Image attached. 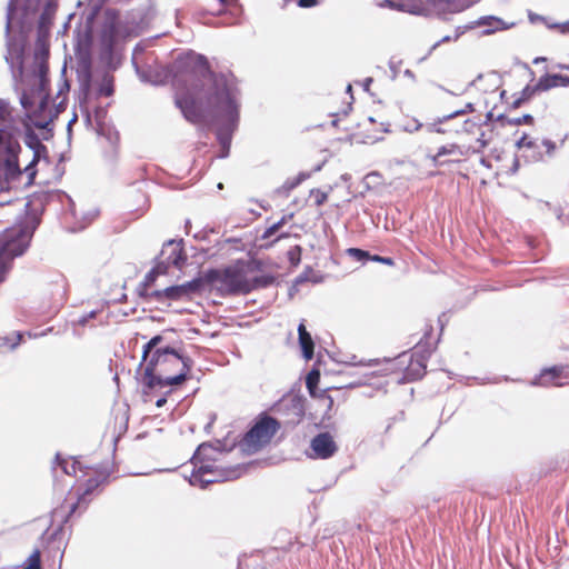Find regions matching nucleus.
<instances>
[{
  "label": "nucleus",
  "instance_id": "nucleus-53",
  "mask_svg": "<svg viewBox=\"0 0 569 569\" xmlns=\"http://www.w3.org/2000/svg\"><path fill=\"white\" fill-rule=\"evenodd\" d=\"M284 237H287V234H284V233H283V234H280V236L278 237V239H281V238H284Z\"/></svg>",
  "mask_w": 569,
  "mask_h": 569
},
{
  "label": "nucleus",
  "instance_id": "nucleus-32",
  "mask_svg": "<svg viewBox=\"0 0 569 569\" xmlns=\"http://www.w3.org/2000/svg\"><path fill=\"white\" fill-rule=\"evenodd\" d=\"M477 147H473V152H480L483 148L487 147L488 141L485 139V133L482 132L480 137L477 139Z\"/></svg>",
  "mask_w": 569,
  "mask_h": 569
},
{
  "label": "nucleus",
  "instance_id": "nucleus-16",
  "mask_svg": "<svg viewBox=\"0 0 569 569\" xmlns=\"http://www.w3.org/2000/svg\"><path fill=\"white\" fill-rule=\"evenodd\" d=\"M137 72L140 79L144 82H150L152 84H161L166 82L169 78L170 72L167 70L158 71H144L137 68Z\"/></svg>",
  "mask_w": 569,
  "mask_h": 569
},
{
  "label": "nucleus",
  "instance_id": "nucleus-5",
  "mask_svg": "<svg viewBox=\"0 0 569 569\" xmlns=\"http://www.w3.org/2000/svg\"><path fill=\"white\" fill-rule=\"evenodd\" d=\"M213 280L219 284V289L227 293H247L254 288V282L249 278L248 267L243 262L216 271Z\"/></svg>",
  "mask_w": 569,
  "mask_h": 569
},
{
  "label": "nucleus",
  "instance_id": "nucleus-8",
  "mask_svg": "<svg viewBox=\"0 0 569 569\" xmlns=\"http://www.w3.org/2000/svg\"><path fill=\"white\" fill-rule=\"evenodd\" d=\"M239 475L238 470H230L224 473L222 470L214 468L210 463H201L192 471L189 482L191 486L206 488L208 485L213 482L236 479Z\"/></svg>",
  "mask_w": 569,
  "mask_h": 569
},
{
  "label": "nucleus",
  "instance_id": "nucleus-50",
  "mask_svg": "<svg viewBox=\"0 0 569 569\" xmlns=\"http://www.w3.org/2000/svg\"><path fill=\"white\" fill-rule=\"evenodd\" d=\"M541 60H543V59H542V58H541V59L537 58V59L535 60V63L541 62Z\"/></svg>",
  "mask_w": 569,
  "mask_h": 569
},
{
  "label": "nucleus",
  "instance_id": "nucleus-48",
  "mask_svg": "<svg viewBox=\"0 0 569 569\" xmlns=\"http://www.w3.org/2000/svg\"><path fill=\"white\" fill-rule=\"evenodd\" d=\"M298 183H299V181H297V182H295V183H291V184H290V188H295Z\"/></svg>",
  "mask_w": 569,
  "mask_h": 569
},
{
  "label": "nucleus",
  "instance_id": "nucleus-37",
  "mask_svg": "<svg viewBox=\"0 0 569 569\" xmlns=\"http://www.w3.org/2000/svg\"><path fill=\"white\" fill-rule=\"evenodd\" d=\"M381 263H386V264H392V259L391 258H386V257H382L381 258Z\"/></svg>",
  "mask_w": 569,
  "mask_h": 569
},
{
  "label": "nucleus",
  "instance_id": "nucleus-23",
  "mask_svg": "<svg viewBox=\"0 0 569 569\" xmlns=\"http://www.w3.org/2000/svg\"><path fill=\"white\" fill-rule=\"evenodd\" d=\"M480 24H488L490 27L489 30H487V32H492L495 30H499V29H502V21L498 18H495V17H488V18H483L479 21Z\"/></svg>",
  "mask_w": 569,
  "mask_h": 569
},
{
  "label": "nucleus",
  "instance_id": "nucleus-51",
  "mask_svg": "<svg viewBox=\"0 0 569 569\" xmlns=\"http://www.w3.org/2000/svg\"><path fill=\"white\" fill-rule=\"evenodd\" d=\"M419 368H420L421 370H425V366H423L422 363H419Z\"/></svg>",
  "mask_w": 569,
  "mask_h": 569
},
{
  "label": "nucleus",
  "instance_id": "nucleus-47",
  "mask_svg": "<svg viewBox=\"0 0 569 569\" xmlns=\"http://www.w3.org/2000/svg\"><path fill=\"white\" fill-rule=\"evenodd\" d=\"M74 121H76V117H74V118H72V119L69 121V124H68V126L70 127Z\"/></svg>",
  "mask_w": 569,
  "mask_h": 569
},
{
  "label": "nucleus",
  "instance_id": "nucleus-26",
  "mask_svg": "<svg viewBox=\"0 0 569 569\" xmlns=\"http://www.w3.org/2000/svg\"><path fill=\"white\" fill-rule=\"evenodd\" d=\"M517 147L519 149L528 148V149H538L539 144L536 140L529 138L527 134H523L518 141Z\"/></svg>",
  "mask_w": 569,
  "mask_h": 569
},
{
  "label": "nucleus",
  "instance_id": "nucleus-54",
  "mask_svg": "<svg viewBox=\"0 0 569 569\" xmlns=\"http://www.w3.org/2000/svg\"><path fill=\"white\" fill-rule=\"evenodd\" d=\"M92 317H94V312H91V313L89 315V318H92Z\"/></svg>",
  "mask_w": 569,
  "mask_h": 569
},
{
  "label": "nucleus",
  "instance_id": "nucleus-25",
  "mask_svg": "<svg viewBox=\"0 0 569 569\" xmlns=\"http://www.w3.org/2000/svg\"><path fill=\"white\" fill-rule=\"evenodd\" d=\"M347 253L351 258L356 259L357 261H362V262L369 260V258H370V254L368 251H365V250H361L358 248H350L347 250Z\"/></svg>",
  "mask_w": 569,
  "mask_h": 569
},
{
  "label": "nucleus",
  "instance_id": "nucleus-34",
  "mask_svg": "<svg viewBox=\"0 0 569 569\" xmlns=\"http://www.w3.org/2000/svg\"><path fill=\"white\" fill-rule=\"evenodd\" d=\"M532 121V117L530 114H526L521 118H517L513 120V123L521 124V123H529Z\"/></svg>",
  "mask_w": 569,
  "mask_h": 569
},
{
  "label": "nucleus",
  "instance_id": "nucleus-27",
  "mask_svg": "<svg viewBox=\"0 0 569 569\" xmlns=\"http://www.w3.org/2000/svg\"><path fill=\"white\" fill-rule=\"evenodd\" d=\"M421 128H422V123L419 122L417 119H409L402 126L403 131L410 132V133L416 132Z\"/></svg>",
  "mask_w": 569,
  "mask_h": 569
},
{
  "label": "nucleus",
  "instance_id": "nucleus-38",
  "mask_svg": "<svg viewBox=\"0 0 569 569\" xmlns=\"http://www.w3.org/2000/svg\"><path fill=\"white\" fill-rule=\"evenodd\" d=\"M166 401L167 400L164 398H160V399L157 400L156 406L158 408H160V407H162L166 403Z\"/></svg>",
  "mask_w": 569,
  "mask_h": 569
},
{
  "label": "nucleus",
  "instance_id": "nucleus-43",
  "mask_svg": "<svg viewBox=\"0 0 569 569\" xmlns=\"http://www.w3.org/2000/svg\"><path fill=\"white\" fill-rule=\"evenodd\" d=\"M428 130H429V131H437V132H440V129L436 128V126H435V124H429V126H428Z\"/></svg>",
  "mask_w": 569,
  "mask_h": 569
},
{
  "label": "nucleus",
  "instance_id": "nucleus-11",
  "mask_svg": "<svg viewBox=\"0 0 569 569\" xmlns=\"http://www.w3.org/2000/svg\"><path fill=\"white\" fill-rule=\"evenodd\" d=\"M311 458L328 459L337 451V445L328 432L317 435L310 442Z\"/></svg>",
  "mask_w": 569,
  "mask_h": 569
},
{
  "label": "nucleus",
  "instance_id": "nucleus-1",
  "mask_svg": "<svg viewBox=\"0 0 569 569\" xmlns=\"http://www.w3.org/2000/svg\"><path fill=\"white\" fill-rule=\"evenodd\" d=\"M172 83L176 104L193 123H217V139L224 158L229 153L231 134L239 120V90L232 74L213 73L204 57L187 53L174 63Z\"/></svg>",
  "mask_w": 569,
  "mask_h": 569
},
{
  "label": "nucleus",
  "instance_id": "nucleus-44",
  "mask_svg": "<svg viewBox=\"0 0 569 569\" xmlns=\"http://www.w3.org/2000/svg\"><path fill=\"white\" fill-rule=\"evenodd\" d=\"M460 113H461V111H456V112H453V113H451V114H449V116L445 117L443 119H450V118H452V117H455V116H458V114H460Z\"/></svg>",
  "mask_w": 569,
  "mask_h": 569
},
{
  "label": "nucleus",
  "instance_id": "nucleus-20",
  "mask_svg": "<svg viewBox=\"0 0 569 569\" xmlns=\"http://www.w3.org/2000/svg\"><path fill=\"white\" fill-rule=\"evenodd\" d=\"M57 461H59V466L66 475H76L79 462L76 460H61L60 457L57 456Z\"/></svg>",
  "mask_w": 569,
  "mask_h": 569
},
{
  "label": "nucleus",
  "instance_id": "nucleus-15",
  "mask_svg": "<svg viewBox=\"0 0 569 569\" xmlns=\"http://www.w3.org/2000/svg\"><path fill=\"white\" fill-rule=\"evenodd\" d=\"M299 345L302 349V355L307 360L313 357V341L310 333L307 331L306 326L301 322L298 327Z\"/></svg>",
  "mask_w": 569,
  "mask_h": 569
},
{
  "label": "nucleus",
  "instance_id": "nucleus-18",
  "mask_svg": "<svg viewBox=\"0 0 569 569\" xmlns=\"http://www.w3.org/2000/svg\"><path fill=\"white\" fill-rule=\"evenodd\" d=\"M346 363L350 366H361V367H377L380 365V361L378 359H358L357 356H351Z\"/></svg>",
  "mask_w": 569,
  "mask_h": 569
},
{
  "label": "nucleus",
  "instance_id": "nucleus-30",
  "mask_svg": "<svg viewBox=\"0 0 569 569\" xmlns=\"http://www.w3.org/2000/svg\"><path fill=\"white\" fill-rule=\"evenodd\" d=\"M311 194L313 196L317 206L323 204L327 200V193L320 190H315Z\"/></svg>",
  "mask_w": 569,
  "mask_h": 569
},
{
  "label": "nucleus",
  "instance_id": "nucleus-41",
  "mask_svg": "<svg viewBox=\"0 0 569 569\" xmlns=\"http://www.w3.org/2000/svg\"><path fill=\"white\" fill-rule=\"evenodd\" d=\"M101 91L106 94V96H109L112 93V89L111 88H102Z\"/></svg>",
  "mask_w": 569,
  "mask_h": 569
},
{
  "label": "nucleus",
  "instance_id": "nucleus-22",
  "mask_svg": "<svg viewBox=\"0 0 569 569\" xmlns=\"http://www.w3.org/2000/svg\"><path fill=\"white\" fill-rule=\"evenodd\" d=\"M446 154L462 156L463 152L460 150V148L457 144L442 146L438 149V152H437L435 159L441 158L442 156H446Z\"/></svg>",
  "mask_w": 569,
  "mask_h": 569
},
{
  "label": "nucleus",
  "instance_id": "nucleus-42",
  "mask_svg": "<svg viewBox=\"0 0 569 569\" xmlns=\"http://www.w3.org/2000/svg\"><path fill=\"white\" fill-rule=\"evenodd\" d=\"M381 258L380 256H370L369 260L381 262Z\"/></svg>",
  "mask_w": 569,
  "mask_h": 569
},
{
  "label": "nucleus",
  "instance_id": "nucleus-35",
  "mask_svg": "<svg viewBox=\"0 0 569 569\" xmlns=\"http://www.w3.org/2000/svg\"><path fill=\"white\" fill-rule=\"evenodd\" d=\"M542 146L547 149V152L550 154L555 150V143L550 140H543Z\"/></svg>",
  "mask_w": 569,
  "mask_h": 569
},
{
  "label": "nucleus",
  "instance_id": "nucleus-2",
  "mask_svg": "<svg viewBox=\"0 0 569 569\" xmlns=\"http://www.w3.org/2000/svg\"><path fill=\"white\" fill-rule=\"evenodd\" d=\"M29 150L22 152L17 138L0 130V192L29 187L33 183L41 162L48 164L47 148L36 136H29Z\"/></svg>",
  "mask_w": 569,
  "mask_h": 569
},
{
  "label": "nucleus",
  "instance_id": "nucleus-55",
  "mask_svg": "<svg viewBox=\"0 0 569 569\" xmlns=\"http://www.w3.org/2000/svg\"><path fill=\"white\" fill-rule=\"evenodd\" d=\"M567 30H569V23L567 24Z\"/></svg>",
  "mask_w": 569,
  "mask_h": 569
},
{
  "label": "nucleus",
  "instance_id": "nucleus-4",
  "mask_svg": "<svg viewBox=\"0 0 569 569\" xmlns=\"http://www.w3.org/2000/svg\"><path fill=\"white\" fill-rule=\"evenodd\" d=\"M32 231L21 224L6 229L0 234V282L6 279L11 261L28 248Z\"/></svg>",
  "mask_w": 569,
  "mask_h": 569
},
{
  "label": "nucleus",
  "instance_id": "nucleus-40",
  "mask_svg": "<svg viewBox=\"0 0 569 569\" xmlns=\"http://www.w3.org/2000/svg\"><path fill=\"white\" fill-rule=\"evenodd\" d=\"M371 82H372L371 78H368V79L365 80L363 87H365L366 90H368V88H369Z\"/></svg>",
  "mask_w": 569,
  "mask_h": 569
},
{
  "label": "nucleus",
  "instance_id": "nucleus-21",
  "mask_svg": "<svg viewBox=\"0 0 569 569\" xmlns=\"http://www.w3.org/2000/svg\"><path fill=\"white\" fill-rule=\"evenodd\" d=\"M22 336L19 332H14L11 336L0 337V347L8 346L10 349L17 347Z\"/></svg>",
  "mask_w": 569,
  "mask_h": 569
},
{
  "label": "nucleus",
  "instance_id": "nucleus-9",
  "mask_svg": "<svg viewBox=\"0 0 569 569\" xmlns=\"http://www.w3.org/2000/svg\"><path fill=\"white\" fill-rule=\"evenodd\" d=\"M569 382V367L568 366H556L543 369L541 373L536 377L530 385L531 386H563Z\"/></svg>",
  "mask_w": 569,
  "mask_h": 569
},
{
  "label": "nucleus",
  "instance_id": "nucleus-49",
  "mask_svg": "<svg viewBox=\"0 0 569 569\" xmlns=\"http://www.w3.org/2000/svg\"><path fill=\"white\" fill-rule=\"evenodd\" d=\"M450 37H445L441 41H449Z\"/></svg>",
  "mask_w": 569,
  "mask_h": 569
},
{
  "label": "nucleus",
  "instance_id": "nucleus-7",
  "mask_svg": "<svg viewBox=\"0 0 569 569\" xmlns=\"http://www.w3.org/2000/svg\"><path fill=\"white\" fill-rule=\"evenodd\" d=\"M278 429L279 423L276 419L263 417L246 435L244 446L250 451H257L270 442Z\"/></svg>",
  "mask_w": 569,
  "mask_h": 569
},
{
  "label": "nucleus",
  "instance_id": "nucleus-29",
  "mask_svg": "<svg viewBox=\"0 0 569 569\" xmlns=\"http://www.w3.org/2000/svg\"><path fill=\"white\" fill-rule=\"evenodd\" d=\"M23 569H41L40 568V555L38 551L29 557V562Z\"/></svg>",
  "mask_w": 569,
  "mask_h": 569
},
{
  "label": "nucleus",
  "instance_id": "nucleus-10",
  "mask_svg": "<svg viewBox=\"0 0 569 569\" xmlns=\"http://www.w3.org/2000/svg\"><path fill=\"white\" fill-rule=\"evenodd\" d=\"M162 261L149 273L148 278H151L153 272H164L168 266H174L181 268L184 263V257L182 256V249L179 243L169 241L161 251Z\"/></svg>",
  "mask_w": 569,
  "mask_h": 569
},
{
  "label": "nucleus",
  "instance_id": "nucleus-24",
  "mask_svg": "<svg viewBox=\"0 0 569 569\" xmlns=\"http://www.w3.org/2000/svg\"><path fill=\"white\" fill-rule=\"evenodd\" d=\"M212 450V447L209 445H201L199 446L198 450L196 451L193 456L194 466L197 467L198 461H202L204 458L209 457V451Z\"/></svg>",
  "mask_w": 569,
  "mask_h": 569
},
{
  "label": "nucleus",
  "instance_id": "nucleus-52",
  "mask_svg": "<svg viewBox=\"0 0 569 569\" xmlns=\"http://www.w3.org/2000/svg\"><path fill=\"white\" fill-rule=\"evenodd\" d=\"M347 91L351 92V86L350 84L347 87Z\"/></svg>",
  "mask_w": 569,
  "mask_h": 569
},
{
  "label": "nucleus",
  "instance_id": "nucleus-36",
  "mask_svg": "<svg viewBox=\"0 0 569 569\" xmlns=\"http://www.w3.org/2000/svg\"><path fill=\"white\" fill-rule=\"evenodd\" d=\"M388 372H389V369L388 368H383V369H380V370H377V371H372L371 375L383 376V375H387Z\"/></svg>",
  "mask_w": 569,
  "mask_h": 569
},
{
  "label": "nucleus",
  "instance_id": "nucleus-6",
  "mask_svg": "<svg viewBox=\"0 0 569 569\" xmlns=\"http://www.w3.org/2000/svg\"><path fill=\"white\" fill-rule=\"evenodd\" d=\"M133 34H137V26L123 19L113 10H107L104 12L101 40L106 48L111 50L120 40Z\"/></svg>",
  "mask_w": 569,
  "mask_h": 569
},
{
  "label": "nucleus",
  "instance_id": "nucleus-46",
  "mask_svg": "<svg viewBox=\"0 0 569 569\" xmlns=\"http://www.w3.org/2000/svg\"><path fill=\"white\" fill-rule=\"evenodd\" d=\"M221 3H230L232 0H219Z\"/></svg>",
  "mask_w": 569,
  "mask_h": 569
},
{
  "label": "nucleus",
  "instance_id": "nucleus-28",
  "mask_svg": "<svg viewBox=\"0 0 569 569\" xmlns=\"http://www.w3.org/2000/svg\"><path fill=\"white\" fill-rule=\"evenodd\" d=\"M161 341V337L157 336L153 337L144 347H143V360H147V357L150 352H152V349Z\"/></svg>",
  "mask_w": 569,
  "mask_h": 569
},
{
  "label": "nucleus",
  "instance_id": "nucleus-13",
  "mask_svg": "<svg viewBox=\"0 0 569 569\" xmlns=\"http://www.w3.org/2000/svg\"><path fill=\"white\" fill-rule=\"evenodd\" d=\"M21 104L26 109L28 117L36 127L41 129L46 128L49 121V117H47V114H43L48 109V101L46 98H41L38 106V110L36 111L31 110V101L27 94H22Z\"/></svg>",
  "mask_w": 569,
  "mask_h": 569
},
{
  "label": "nucleus",
  "instance_id": "nucleus-12",
  "mask_svg": "<svg viewBox=\"0 0 569 569\" xmlns=\"http://www.w3.org/2000/svg\"><path fill=\"white\" fill-rule=\"evenodd\" d=\"M196 289L197 284L194 282H187L179 286L168 287L163 290H156L151 293V296L159 301L179 300L183 297H188Z\"/></svg>",
  "mask_w": 569,
  "mask_h": 569
},
{
  "label": "nucleus",
  "instance_id": "nucleus-17",
  "mask_svg": "<svg viewBox=\"0 0 569 569\" xmlns=\"http://www.w3.org/2000/svg\"><path fill=\"white\" fill-rule=\"evenodd\" d=\"M13 121V108L11 103L0 97V122L9 123Z\"/></svg>",
  "mask_w": 569,
  "mask_h": 569
},
{
  "label": "nucleus",
  "instance_id": "nucleus-33",
  "mask_svg": "<svg viewBox=\"0 0 569 569\" xmlns=\"http://www.w3.org/2000/svg\"><path fill=\"white\" fill-rule=\"evenodd\" d=\"M317 4V0H298V6L301 8H311Z\"/></svg>",
  "mask_w": 569,
  "mask_h": 569
},
{
  "label": "nucleus",
  "instance_id": "nucleus-19",
  "mask_svg": "<svg viewBox=\"0 0 569 569\" xmlns=\"http://www.w3.org/2000/svg\"><path fill=\"white\" fill-rule=\"evenodd\" d=\"M292 213L283 216L278 222L270 226L262 234L263 239H268L273 236L289 219L292 218Z\"/></svg>",
  "mask_w": 569,
  "mask_h": 569
},
{
  "label": "nucleus",
  "instance_id": "nucleus-3",
  "mask_svg": "<svg viewBox=\"0 0 569 569\" xmlns=\"http://www.w3.org/2000/svg\"><path fill=\"white\" fill-rule=\"evenodd\" d=\"M191 366L192 360L174 349L159 348L147 362L142 380L149 388L180 385Z\"/></svg>",
  "mask_w": 569,
  "mask_h": 569
},
{
  "label": "nucleus",
  "instance_id": "nucleus-39",
  "mask_svg": "<svg viewBox=\"0 0 569 569\" xmlns=\"http://www.w3.org/2000/svg\"><path fill=\"white\" fill-rule=\"evenodd\" d=\"M557 68L563 69V70H569V62L568 63H558Z\"/></svg>",
  "mask_w": 569,
  "mask_h": 569
},
{
  "label": "nucleus",
  "instance_id": "nucleus-14",
  "mask_svg": "<svg viewBox=\"0 0 569 569\" xmlns=\"http://www.w3.org/2000/svg\"><path fill=\"white\" fill-rule=\"evenodd\" d=\"M537 87L545 91L557 87H569V77L562 74H546L539 79Z\"/></svg>",
  "mask_w": 569,
  "mask_h": 569
},
{
  "label": "nucleus",
  "instance_id": "nucleus-31",
  "mask_svg": "<svg viewBox=\"0 0 569 569\" xmlns=\"http://www.w3.org/2000/svg\"><path fill=\"white\" fill-rule=\"evenodd\" d=\"M289 258L293 264H298L300 261V247L297 246L293 250H290Z\"/></svg>",
  "mask_w": 569,
  "mask_h": 569
},
{
  "label": "nucleus",
  "instance_id": "nucleus-45",
  "mask_svg": "<svg viewBox=\"0 0 569 569\" xmlns=\"http://www.w3.org/2000/svg\"><path fill=\"white\" fill-rule=\"evenodd\" d=\"M76 508H77V505H74V503L71 505L69 516L76 511Z\"/></svg>",
  "mask_w": 569,
  "mask_h": 569
}]
</instances>
